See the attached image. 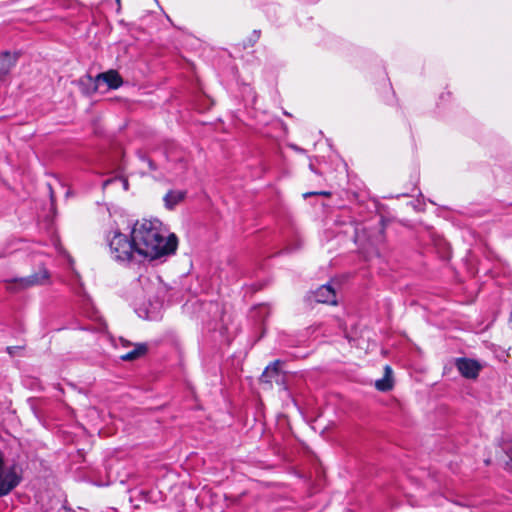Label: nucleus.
<instances>
[{
  "instance_id": "f257e3e1",
  "label": "nucleus",
  "mask_w": 512,
  "mask_h": 512,
  "mask_svg": "<svg viewBox=\"0 0 512 512\" xmlns=\"http://www.w3.org/2000/svg\"><path fill=\"white\" fill-rule=\"evenodd\" d=\"M131 237L137 247V253L143 260H155L176 252L178 239L168 234L158 219H142L135 222Z\"/></svg>"
},
{
  "instance_id": "f03ea898",
  "label": "nucleus",
  "mask_w": 512,
  "mask_h": 512,
  "mask_svg": "<svg viewBox=\"0 0 512 512\" xmlns=\"http://www.w3.org/2000/svg\"><path fill=\"white\" fill-rule=\"evenodd\" d=\"M111 257L119 263L142 262L143 259L137 253V247L132 237L120 231H114L107 235Z\"/></svg>"
},
{
  "instance_id": "7ed1b4c3",
  "label": "nucleus",
  "mask_w": 512,
  "mask_h": 512,
  "mask_svg": "<svg viewBox=\"0 0 512 512\" xmlns=\"http://www.w3.org/2000/svg\"><path fill=\"white\" fill-rule=\"evenodd\" d=\"M21 482L15 466L0 471V497L8 495Z\"/></svg>"
},
{
  "instance_id": "20e7f679",
  "label": "nucleus",
  "mask_w": 512,
  "mask_h": 512,
  "mask_svg": "<svg viewBox=\"0 0 512 512\" xmlns=\"http://www.w3.org/2000/svg\"><path fill=\"white\" fill-rule=\"evenodd\" d=\"M455 367L460 375L466 379H476L483 365L475 359L461 357L455 359Z\"/></svg>"
},
{
  "instance_id": "39448f33",
  "label": "nucleus",
  "mask_w": 512,
  "mask_h": 512,
  "mask_svg": "<svg viewBox=\"0 0 512 512\" xmlns=\"http://www.w3.org/2000/svg\"><path fill=\"white\" fill-rule=\"evenodd\" d=\"M103 84L109 89H117L123 84V80L116 70H109L98 74L95 78V89H99Z\"/></svg>"
},
{
  "instance_id": "423d86ee",
  "label": "nucleus",
  "mask_w": 512,
  "mask_h": 512,
  "mask_svg": "<svg viewBox=\"0 0 512 512\" xmlns=\"http://www.w3.org/2000/svg\"><path fill=\"white\" fill-rule=\"evenodd\" d=\"M311 297L323 304H336V293L330 285H322L311 293Z\"/></svg>"
},
{
  "instance_id": "0eeeda50",
  "label": "nucleus",
  "mask_w": 512,
  "mask_h": 512,
  "mask_svg": "<svg viewBox=\"0 0 512 512\" xmlns=\"http://www.w3.org/2000/svg\"><path fill=\"white\" fill-rule=\"evenodd\" d=\"M19 58V53H10L5 51L0 53V81L3 80L16 65Z\"/></svg>"
},
{
  "instance_id": "6e6552de",
  "label": "nucleus",
  "mask_w": 512,
  "mask_h": 512,
  "mask_svg": "<svg viewBox=\"0 0 512 512\" xmlns=\"http://www.w3.org/2000/svg\"><path fill=\"white\" fill-rule=\"evenodd\" d=\"M48 278L49 274L47 270L42 269L39 272L34 273L30 276L20 278L19 280H17V283L21 288H28L35 285L43 284L47 281Z\"/></svg>"
},
{
  "instance_id": "1a4fd4ad",
  "label": "nucleus",
  "mask_w": 512,
  "mask_h": 512,
  "mask_svg": "<svg viewBox=\"0 0 512 512\" xmlns=\"http://www.w3.org/2000/svg\"><path fill=\"white\" fill-rule=\"evenodd\" d=\"M185 196V191L170 190L163 198L165 207L170 210L173 209L177 204L184 200Z\"/></svg>"
},
{
  "instance_id": "9d476101",
  "label": "nucleus",
  "mask_w": 512,
  "mask_h": 512,
  "mask_svg": "<svg viewBox=\"0 0 512 512\" xmlns=\"http://www.w3.org/2000/svg\"><path fill=\"white\" fill-rule=\"evenodd\" d=\"M148 351V346L145 343H137L134 349L121 355L120 359L123 361H134L143 357Z\"/></svg>"
},
{
  "instance_id": "9b49d317",
  "label": "nucleus",
  "mask_w": 512,
  "mask_h": 512,
  "mask_svg": "<svg viewBox=\"0 0 512 512\" xmlns=\"http://www.w3.org/2000/svg\"><path fill=\"white\" fill-rule=\"evenodd\" d=\"M384 371L385 374L383 378L375 382V387L379 391L387 392L393 388L392 369L387 365L385 366Z\"/></svg>"
},
{
  "instance_id": "f8f14e48",
  "label": "nucleus",
  "mask_w": 512,
  "mask_h": 512,
  "mask_svg": "<svg viewBox=\"0 0 512 512\" xmlns=\"http://www.w3.org/2000/svg\"><path fill=\"white\" fill-rule=\"evenodd\" d=\"M280 363V360H276L268 365L261 375V381L264 383H271L274 377H278Z\"/></svg>"
},
{
  "instance_id": "ddd939ff",
  "label": "nucleus",
  "mask_w": 512,
  "mask_h": 512,
  "mask_svg": "<svg viewBox=\"0 0 512 512\" xmlns=\"http://www.w3.org/2000/svg\"><path fill=\"white\" fill-rule=\"evenodd\" d=\"M260 36H261L260 30H257V29L253 30V32L250 34V36H248L247 39L244 40L243 47L244 48L253 47L260 39Z\"/></svg>"
},
{
  "instance_id": "4468645a",
  "label": "nucleus",
  "mask_w": 512,
  "mask_h": 512,
  "mask_svg": "<svg viewBox=\"0 0 512 512\" xmlns=\"http://www.w3.org/2000/svg\"><path fill=\"white\" fill-rule=\"evenodd\" d=\"M503 450L505 451L506 455L510 460L509 462L506 463V468L512 470V440L505 444Z\"/></svg>"
},
{
  "instance_id": "2eb2a0df",
  "label": "nucleus",
  "mask_w": 512,
  "mask_h": 512,
  "mask_svg": "<svg viewBox=\"0 0 512 512\" xmlns=\"http://www.w3.org/2000/svg\"><path fill=\"white\" fill-rule=\"evenodd\" d=\"M141 160L143 162H145L147 165H148V168L151 170V171H155L157 169V166L156 164L154 163V161L152 159H150L149 157L145 156V155H141L140 156Z\"/></svg>"
},
{
  "instance_id": "dca6fc26",
  "label": "nucleus",
  "mask_w": 512,
  "mask_h": 512,
  "mask_svg": "<svg viewBox=\"0 0 512 512\" xmlns=\"http://www.w3.org/2000/svg\"><path fill=\"white\" fill-rule=\"evenodd\" d=\"M4 468L3 454L0 451V471Z\"/></svg>"
},
{
  "instance_id": "f3484780",
  "label": "nucleus",
  "mask_w": 512,
  "mask_h": 512,
  "mask_svg": "<svg viewBox=\"0 0 512 512\" xmlns=\"http://www.w3.org/2000/svg\"><path fill=\"white\" fill-rule=\"evenodd\" d=\"M309 195H312V193H310ZM313 195L328 196V195H330V193L329 192H314Z\"/></svg>"
},
{
  "instance_id": "a211bd4d",
  "label": "nucleus",
  "mask_w": 512,
  "mask_h": 512,
  "mask_svg": "<svg viewBox=\"0 0 512 512\" xmlns=\"http://www.w3.org/2000/svg\"><path fill=\"white\" fill-rule=\"evenodd\" d=\"M122 343H123L124 346L131 345V343L129 341H126V340H122Z\"/></svg>"
},
{
  "instance_id": "6ab92c4d",
  "label": "nucleus",
  "mask_w": 512,
  "mask_h": 512,
  "mask_svg": "<svg viewBox=\"0 0 512 512\" xmlns=\"http://www.w3.org/2000/svg\"><path fill=\"white\" fill-rule=\"evenodd\" d=\"M7 351H8V353L12 354L13 353L12 347H7Z\"/></svg>"
}]
</instances>
